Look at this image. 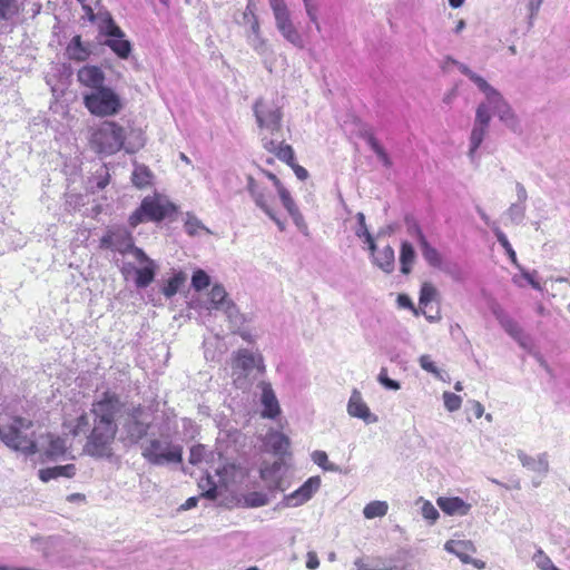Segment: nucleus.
<instances>
[{"label":"nucleus","mask_w":570,"mask_h":570,"mask_svg":"<svg viewBox=\"0 0 570 570\" xmlns=\"http://www.w3.org/2000/svg\"><path fill=\"white\" fill-rule=\"evenodd\" d=\"M262 453L261 478L268 488L279 489L285 464V435L278 431L268 432L264 439Z\"/></svg>","instance_id":"nucleus-1"},{"label":"nucleus","mask_w":570,"mask_h":570,"mask_svg":"<svg viewBox=\"0 0 570 570\" xmlns=\"http://www.w3.org/2000/svg\"><path fill=\"white\" fill-rule=\"evenodd\" d=\"M33 425L31 420L14 416L8 425L2 428L0 438L9 448L33 455L39 451Z\"/></svg>","instance_id":"nucleus-2"},{"label":"nucleus","mask_w":570,"mask_h":570,"mask_svg":"<svg viewBox=\"0 0 570 570\" xmlns=\"http://www.w3.org/2000/svg\"><path fill=\"white\" fill-rule=\"evenodd\" d=\"M118 430V428L92 422V428L86 436L82 452L95 459L111 458Z\"/></svg>","instance_id":"nucleus-3"},{"label":"nucleus","mask_w":570,"mask_h":570,"mask_svg":"<svg viewBox=\"0 0 570 570\" xmlns=\"http://www.w3.org/2000/svg\"><path fill=\"white\" fill-rule=\"evenodd\" d=\"M126 140V130L116 121H102L94 130L90 142L99 154L114 155L122 149Z\"/></svg>","instance_id":"nucleus-4"},{"label":"nucleus","mask_w":570,"mask_h":570,"mask_svg":"<svg viewBox=\"0 0 570 570\" xmlns=\"http://www.w3.org/2000/svg\"><path fill=\"white\" fill-rule=\"evenodd\" d=\"M125 403L120 396L112 391H105L91 403L90 413L94 423L118 428L117 420L122 413Z\"/></svg>","instance_id":"nucleus-5"},{"label":"nucleus","mask_w":570,"mask_h":570,"mask_svg":"<svg viewBox=\"0 0 570 570\" xmlns=\"http://www.w3.org/2000/svg\"><path fill=\"white\" fill-rule=\"evenodd\" d=\"M83 105L97 117L117 115L122 109L120 97L109 87H101L83 96Z\"/></svg>","instance_id":"nucleus-6"},{"label":"nucleus","mask_w":570,"mask_h":570,"mask_svg":"<svg viewBox=\"0 0 570 570\" xmlns=\"http://www.w3.org/2000/svg\"><path fill=\"white\" fill-rule=\"evenodd\" d=\"M99 247L102 249H114L122 255L132 253L138 262L147 261L146 253L135 246L131 233L124 227L108 228L100 238Z\"/></svg>","instance_id":"nucleus-7"},{"label":"nucleus","mask_w":570,"mask_h":570,"mask_svg":"<svg viewBox=\"0 0 570 570\" xmlns=\"http://www.w3.org/2000/svg\"><path fill=\"white\" fill-rule=\"evenodd\" d=\"M141 455L151 464L159 465L165 462L180 463L183 461L181 448L171 443H163L153 439L144 448Z\"/></svg>","instance_id":"nucleus-8"},{"label":"nucleus","mask_w":570,"mask_h":570,"mask_svg":"<svg viewBox=\"0 0 570 570\" xmlns=\"http://www.w3.org/2000/svg\"><path fill=\"white\" fill-rule=\"evenodd\" d=\"M255 116L259 128L269 132L272 136L275 134L281 135L282 128V110L275 107L272 102L258 100L254 107Z\"/></svg>","instance_id":"nucleus-9"},{"label":"nucleus","mask_w":570,"mask_h":570,"mask_svg":"<svg viewBox=\"0 0 570 570\" xmlns=\"http://www.w3.org/2000/svg\"><path fill=\"white\" fill-rule=\"evenodd\" d=\"M140 204L148 222L159 223L177 213V206L158 194L146 196Z\"/></svg>","instance_id":"nucleus-10"},{"label":"nucleus","mask_w":570,"mask_h":570,"mask_svg":"<svg viewBox=\"0 0 570 570\" xmlns=\"http://www.w3.org/2000/svg\"><path fill=\"white\" fill-rule=\"evenodd\" d=\"M144 407L139 404L131 407L126 416L124 429L128 438L135 442L145 438L150 429V423L144 420Z\"/></svg>","instance_id":"nucleus-11"},{"label":"nucleus","mask_w":570,"mask_h":570,"mask_svg":"<svg viewBox=\"0 0 570 570\" xmlns=\"http://www.w3.org/2000/svg\"><path fill=\"white\" fill-rule=\"evenodd\" d=\"M86 17L95 22L99 28V36H125L119 27H117L108 11H98L94 13L91 7L83 4Z\"/></svg>","instance_id":"nucleus-12"},{"label":"nucleus","mask_w":570,"mask_h":570,"mask_svg":"<svg viewBox=\"0 0 570 570\" xmlns=\"http://www.w3.org/2000/svg\"><path fill=\"white\" fill-rule=\"evenodd\" d=\"M46 445L39 448L40 456L43 461H55L65 456L68 452L66 440L57 434L47 433L43 435Z\"/></svg>","instance_id":"nucleus-13"},{"label":"nucleus","mask_w":570,"mask_h":570,"mask_svg":"<svg viewBox=\"0 0 570 570\" xmlns=\"http://www.w3.org/2000/svg\"><path fill=\"white\" fill-rule=\"evenodd\" d=\"M452 63V65H456L459 67V70L465 75L466 77L470 78V80H472L476 86L478 88L485 94L487 96V99L489 102H494V99H500V92H498L494 88H492L485 79H483L482 77H480L479 75H476L475 72H473L470 68H468L463 63H459L458 61L451 59V58H446L442 65V68L444 70L448 69V66Z\"/></svg>","instance_id":"nucleus-14"},{"label":"nucleus","mask_w":570,"mask_h":570,"mask_svg":"<svg viewBox=\"0 0 570 570\" xmlns=\"http://www.w3.org/2000/svg\"><path fill=\"white\" fill-rule=\"evenodd\" d=\"M321 487V478H308L297 490L287 495V505L298 507L307 502Z\"/></svg>","instance_id":"nucleus-15"},{"label":"nucleus","mask_w":570,"mask_h":570,"mask_svg":"<svg viewBox=\"0 0 570 570\" xmlns=\"http://www.w3.org/2000/svg\"><path fill=\"white\" fill-rule=\"evenodd\" d=\"M411 233L413 236H415V238L419 243L422 256L426 261V263L432 267H441V265H442L441 254L439 253V250L435 247H433L429 243L422 228L419 225H414Z\"/></svg>","instance_id":"nucleus-16"},{"label":"nucleus","mask_w":570,"mask_h":570,"mask_svg":"<svg viewBox=\"0 0 570 570\" xmlns=\"http://www.w3.org/2000/svg\"><path fill=\"white\" fill-rule=\"evenodd\" d=\"M347 412L351 416L358 417L365 422H374L376 417L371 413L358 390L354 389L347 403Z\"/></svg>","instance_id":"nucleus-17"},{"label":"nucleus","mask_w":570,"mask_h":570,"mask_svg":"<svg viewBox=\"0 0 570 570\" xmlns=\"http://www.w3.org/2000/svg\"><path fill=\"white\" fill-rule=\"evenodd\" d=\"M78 81L94 90L104 87L105 75L99 67L83 66L77 72Z\"/></svg>","instance_id":"nucleus-18"},{"label":"nucleus","mask_w":570,"mask_h":570,"mask_svg":"<svg viewBox=\"0 0 570 570\" xmlns=\"http://www.w3.org/2000/svg\"><path fill=\"white\" fill-rule=\"evenodd\" d=\"M444 549L455 554L462 563H468L470 557L476 552V548L471 540L465 539H451L444 544Z\"/></svg>","instance_id":"nucleus-19"},{"label":"nucleus","mask_w":570,"mask_h":570,"mask_svg":"<svg viewBox=\"0 0 570 570\" xmlns=\"http://www.w3.org/2000/svg\"><path fill=\"white\" fill-rule=\"evenodd\" d=\"M436 503L448 515H466L471 509V504L459 497H440Z\"/></svg>","instance_id":"nucleus-20"},{"label":"nucleus","mask_w":570,"mask_h":570,"mask_svg":"<svg viewBox=\"0 0 570 570\" xmlns=\"http://www.w3.org/2000/svg\"><path fill=\"white\" fill-rule=\"evenodd\" d=\"M89 421L87 413L81 410L76 416H65L62 428L67 434L76 438L82 434L88 428Z\"/></svg>","instance_id":"nucleus-21"},{"label":"nucleus","mask_w":570,"mask_h":570,"mask_svg":"<svg viewBox=\"0 0 570 570\" xmlns=\"http://www.w3.org/2000/svg\"><path fill=\"white\" fill-rule=\"evenodd\" d=\"M77 474V468L73 463H69L66 465H57L52 468L40 469L38 472L39 479L42 482H49L50 480L58 478H68L71 479Z\"/></svg>","instance_id":"nucleus-22"},{"label":"nucleus","mask_w":570,"mask_h":570,"mask_svg":"<svg viewBox=\"0 0 570 570\" xmlns=\"http://www.w3.org/2000/svg\"><path fill=\"white\" fill-rule=\"evenodd\" d=\"M373 263L386 274H391L395 268V254L394 249L386 245L381 249L374 250Z\"/></svg>","instance_id":"nucleus-23"},{"label":"nucleus","mask_w":570,"mask_h":570,"mask_svg":"<svg viewBox=\"0 0 570 570\" xmlns=\"http://www.w3.org/2000/svg\"><path fill=\"white\" fill-rule=\"evenodd\" d=\"M261 387H262L261 401L264 406V410L262 411V415L264 417L273 419L276 415H278L281 412L278 402H277L276 396H275L269 384L262 383Z\"/></svg>","instance_id":"nucleus-24"},{"label":"nucleus","mask_w":570,"mask_h":570,"mask_svg":"<svg viewBox=\"0 0 570 570\" xmlns=\"http://www.w3.org/2000/svg\"><path fill=\"white\" fill-rule=\"evenodd\" d=\"M399 261H400V272L403 275L411 274V272L413 269V265L416 261V254H415L413 245L410 242L404 240L401 243Z\"/></svg>","instance_id":"nucleus-25"},{"label":"nucleus","mask_w":570,"mask_h":570,"mask_svg":"<svg viewBox=\"0 0 570 570\" xmlns=\"http://www.w3.org/2000/svg\"><path fill=\"white\" fill-rule=\"evenodd\" d=\"M209 303L210 307L214 309H224L228 312L234 304L228 299V295L224 288V286L216 284L212 287L209 292Z\"/></svg>","instance_id":"nucleus-26"},{"label":"nucleus","mask_w":570,"mask_h":570,"mask_svg":"<svg viewBox=\"0 0 570 570\" xmlns=\"http://www.w3.org/2000/svg\"><path fill=\"white\" fill-rule=\"evenodd\" d=\"M66 52L71 60L85 61L90 57L92 50L89 45L81 41V38H72L71 42L67 46Z\"/></svg>","instance_id":"nucleus-27"},{"label":"nucleus","mask_w":570,"mask_h":570,"mask_svg":"<svg viewBox=\"0 0 570 570\" xmlns=\"http://www.w3.org/2000/svg\"><path fill=\"white\" fill-rule=\"evenodd\" d=\"M438 296V291L434 285L430 282H424L420 289L419 297V311L422 313L429 321H433L434 317L428 315L426 307L431 302H433Z\"/></svg>","instance_id":"nucleus-28"},{"label":"nucleus","mask_w":570,"mask_h":570,"mask_svg":"<svg viewBox=\"0 0 570 570\" xmlns=\"http://www.w3.org/2000/svg\"><path fill=\"white\" fill-rule=\"evenodd\" d=\"M154 175L146 165H135L131 183L138 189L147 188L153 183Z\"/></svg>","instance_id":"nucleus-29"},{"label":"nucleus","mask_w":570,"mask_h":570,"mask_svg":"<svg viewBox=\"0 0 570 570\" xmlns=\"http://www.w3.org/2000/svg\"><path fill=\"white\" fill-rule=\"evenodd\" d=\"M146 265L144 267L136 269V279L135 283L137 287L144 288L147 287L155 278V264L154 262L147 256V261H144Z\"/></svg>","instance_id":"nucleus-30"},{"label":"nucleus","mask_w":570,"mask_h":570,"mask_svg":"<svg viewBox=\"0 0 570 570\" xmlns=\"http://www.w3.org/2000/svg\"><path fill=\"white\" fill-rule=\"evenodd\" d=\"M495 316H497L500 325L503 327V330L510 336H512L517 341H520L523 337L522 328L513 318H511L509 315H507L502 311L495 313Z\"/></svg>","instance_id":"nucleus-31"},{"label":"nucleus","mask_w":570,"mask_h":570,"mask_svg":"<svg viewBox=\"0 0 570 570\" xmlns=\"http://www.w3.org/2000/svg\"><path fill=\"white\" fill-rule=\"evenodd\" d=\"M186 282V275L183 272L176 273L173 277H170L163 288V294L170 298L177 294L180 287Z\"/></svg>","instance_id":"nucleus-32"},{"label":"nucleus","mask_w":570,"mask_h":570,"mask_svg":"<svg viewBox=\"0 0 570 570\" xmlns=\"http://www.w3.org/2000/svg\"><path fill=\"white\" fill-rule=\"evenodd\" d=\"M489 104L493 106L502 121L515 122V115L501 95L500 99H494V102Z\"/></svg>","instance_id":"nucleus-33"},{"label":"nucleus","mask_w":570,"mask_h":570,"mask_svg":"<svg viewBox=\"0 0 570 570\" xmlns=\"http://www.w3.org/2000/svg\"><path fill=\"white\" fill-rule=\"evenodd\" d=\"M389 505L385 501H372L367 503L363 510L366 519L384 517L387 513Z\"/></svg>","instance_id":"nucleus-34"},{"label":"nucleus","mask_w":570,"mask_h":570,"mask_svg":"<svg viewBox=\"0 0 570 570\" xmlns=\"http://www.w3.org/2000/svg\"><path fill=\"white\" fill-rule=\"evenodd\" d=\"M106 43L115 51L120 58H127L130 53L131 47L125 38H107Z\"/></svg>","instance_id":"nucleus-35"},{"label":"nucleus","mask_w":570,"mask_h":570,"mask_svg":"<svg viewBox=\"0 0 570 570\" xmlns=\"http://www.w3.org/2000/svg\"><path fill=\"white\" fill-rule=\"evenodd\" d=\"M287 213L291 215L294 224L297 226V228L304 234L308 235V227L307 224L304 220L303 215L299 213V210L294 206L293 200L287 196Z\"/></svg>","instance_id":"nucleus-36"},{"label":"nucleus","mask_w":570,"mask_h":570,"mask_svg":"<svg viewBox=\"0 0 570 570\" xmlns=\"http://www.w3.org/2000/svg\"><path fill=\"white\" fill-rule=\"evenodd\" d=\"M357 219L360 223V228L356 230V235L360 238H364V242L367 244L371 255H374L375 242H374V238L372 237L371 233L366 228L364 215L362 213H358Z\"/></svg>","instance_id":"nucleus-37"},{"label":"nucleus","mask_w":570,"mask_h":570,"mask_svg":"<svg viewBox=\"0 0 570 570\" xmlns=\"http://www.w3.org/2000/svg\"><path fill=\"white\" fill-rule=\"evenodd\" d=\"M487 130H488V127H482V126H479V125H475L474 124V127L471 131V137H470V155L473 156L474 153L478 150V148L481 146L483 139H484V136L487 134Z\"/></svg>","instance_id":"nucleus-38"},{"label":"nucleus","mask_w":570,"mask_h":570,"mask_svg":"<svg viewBox=\"0 0 570 570\" xmlns=\"http://www.w3.org/2000/svg\"><path fill=\"white\" fill-rule=\"evenodd\" d=\"M236 365L245 371L256 366V357L246 350H240L236 356Z\"/></svg>","instance_id":"nucleus-39"},{"label":"nucleus","mask_w":570,"mask_h":570,"mask_svg":"<svg viewBox=\"0 0 570 570\" xmlns=\"http://www.w3.org/2000/svg\"><path fill=\"white\" fill-rule=\"evenodd\" d=\"M533 560L540 570H560L553 564L550 557L542 549L537 550L533 556Z\"/></svg>","instance_id":"nucleus-40"},{"label":"nucleus","mask_w":570,"mask_h":570,"mask_svg":"<svg viewBox=\"0 0 570 570\" xmlns=\"http://www.w3.org/2000/svg\"><path fill=\"white\" fill-rule=\"evenodd\" d=\"M19 12L18 0H0V17L11 19Z\"/></svg>","instance_id":"nucleus-41"},{"label":"nucleus","mask_w":570,"mask_h":570,"mask_svg":"<svg viewBox=\"0 0 570 570\" xmlns=\"http://www.w3.org/2000/svg\"><path fill=\"white\" fill-rule=\"evenodd\" d=\"M287 166L293 169L299 180H306L308 178V171L294 161V150L289 145H287Z\"/></svg>","instance_id":"nucleus-42"},{"label":"nucleus","mask_w":570,"mask_h":570,"mask_svg":"<svg viewBox=\"0 0 570 570\" xmlns=\"http://www.w3.org/2000/svg\"><path fill=\"white\" fill-rule=\"evenodd\" d=\"M312 460L315 464L322 468L324 471H336L337 466L328 461V456L325 451H314L312 453Z\"/></svg>","instance_id":"nucleus-43"},{"label":"nucleus","mask_w":570,"mask_h":570,"mask_svg":"<svg viewBox=\"0 0 570 570\" xmlns=\"http://www.w3.org/2000/svg\"><path fill=\"white\" fill-rule=\"evenodd\" d=\"M210 284V278L203 269H197L194 272L191 277V286L195 291H202L208 287Z\"/></svg>","instance_id":"nucleus-44"},{"label":"nucleus","mask_w":570,"mask_h":570,"mask_svg":"<svg viewBox=\"0 0 570 570\" xmlns=\"http://www.w3.org/2000/svg\"><path fill=\"white\" fill-rule=\"evenodd\" d=\"M271 7L274 11L277 26L281 31L285 28V8L283 6V0H269Z\"/></svg>","instance_id":"nucleus-45"},{"label":"nucleus","mask_w":570,"mask_h":570,"mask_svg":"<svg viewBox=\"0 0 570 570\" xmlns=\"http://www.w3.org/2000/svg\"><path fill=\"white\" fill-rule=\"evenodd\" d=\"M443 401H444V406L450 412H454V411L459 410L462 404L461 397L458 394L452 393V392H444Z\"/></svg>","instance_id":"nucleus-46"},{"label":"nucleus","mask_w":570,"mask_h":570,"mask_svg":"<svg viewBox=\"0 0 570 570\" xmlns=\"http://www.w3.org/2000/svg\"><path fill=\"white\" fill-rule=\"evenodd\" d=\"M491 120V115L489 111V108L487 105L481 104L476 108L475 114V125L482 126V127H489Z\"/></svg>","instance_id":"nucleus-47"},{"label":"nucleus","mask_w":570,"mask_h":570,"mask_svg":"<svg viewBox=\"0 0 570 570\" xmlns=\"http://www.w3.org/2000/svg\"><path fill=\"white\" fill-rule=\"evenodd\" d=\"M204 226L195 216L187 215V219L185 222V229L188 235L194 236L198 234L200 229H203Z\"/></svg>","instance_id":"nucleus-48"},{"label":"nucleus","mask_w":570,"mask_h":570,"mask_svg":"<svg viewBox=\"0 0 570 570\" xmlns=\"http://www.w3.org/2000/svg\"><path fill=\"white\" fill-rule=\"evenodd\" d=\"M495 236H497V239L500 243V245L505 249V252L509 255V257L511 258V261L515 262L517 254H515L514 249L512 248L510 242L508 240L507 236L504 235V233H502L501 230L498 229L495 232Z\"/></svg>","instance_id":"nucleus-49"},{"label":"nucleus","mask_w":570,"mask_h":570,"mask_svg":"<svg viewBox=\"0 0 570 570\" xmlns=\"http://www.w3.org/2000/svg\"><path fill=\"white\" fill-rule=\"evenodd\" d=\"M379 381L382 385H384L386 389H390V390L396 391L401 387L399 382H396L387 376V370L385 367L381 368L380 374H379Z\"/></svg>","instance_id":"nucleus-50"},{"label":"nucleus","mask_w":570,"mask_h":570,"mask_svg":"<svg viewBox=\"0 0 570 570\" xmlns=\"http://www.w3.org/2000/svg\"><path fill=\"white\" fill-rule=\"evenodd\" d=\"M142 222H148L146 219V214L145 212L141 210V205L135 210L131 213V215L129 216L128 218V224L130 225V227L135 228L137 227L139 224H141Z\"/></svg>","instance_id":"nucleus-51"},{"label":"nucleus","mask_w":570,"mask_h":570,"mask_svg":"<svg viewBox=\"0 0 570 570\" xmlns=\"http://www.w3.org/2000/svg\"><path fill=\"white\" fill-rule=\"evenodd\" d=\"M422 515L426 520L435 522L439 518V512L431 502L426 501L422 507Z\"/></svg>","instance_id":"nucleus-52"},{"label":"nucleus","mask_w":570,"mask_h":570,"mask_svg":"<svg viewBox=\"0 0 570 570\" xmlns=\"http://www.w3.org/2000/svg\"><path fill=\"white\" fill-rule=\"evenodd\" d=\"M420 365L423 370L432 374H439L438 368L434 362L431 360L430 355H422L420 357Z\"/></svg>","instance_id":"nucleus-53"},{"label":"nucleus","mask_w":570,"mask_h":570,"mask_svg":"<svg viewBox=\"0 0 570 570\" xmlns=\"http://www.w3.org/2000/svg\"><path fill=\"white\" fill-rule=\"evenodd\" d=\"M306 10L307 16L312 19H316L318 11V0H302Z\"/></svg>","instance_id":"nucleus-54"},{"label":"nucleus","mask_w":570,"mask_h":570,"mask_svg":"<svg viewBox=\"0 0 570 570\" xmlns=\"http://www.w3.org/2000/svg\"><path fill=\"white\" fill-rule=\"evenodd\" d=\"M256 203H257L258 206H261L271 216V218H273L277 223V225H278V227L281 229L284 228L283 227V223L275 218L273 209L269 207L267 202L264 199L263 195H259V196L256 197Z\"/></svg>","instance_id":"nucleus-55"},{"label":"nucleus","mask_w":570,"mask_h":570,"mask_svg":"<svg viewBox=\"0 0 570 570\" xmlns=\"http://www.w3.org/2000/svg\"><path fill=\"white\" fill-rule=\"evenodd\" d=\"M263 141H264V146L269 149L271 151H282L284 148H283V140H277V139H273V138H267V136H264L263 137Z\"/></svg>","instance_id":"nucleus-56"},{"label":"nucleus","mask_w":570,"mask_h":570,"mask_svg":"<svg viewBox=\"0 0 570 570\" xmlns=\"http://www.w3.org/2000/svg\"><path fill=\"white\" fill-rule=\"evenodd\" d=\"M397 303L400 304V306L402 307H405V308H409L411 311H413L414 315H419L420 314V311L419 308H416L411 298L405 295V294H400L399 297H397Z\"/></svg>","instance_id":"nucleus-57"},{"label":"nucleus","mask_w":570,"mask_h":570,"mask_svg":"<svg viewBox=\"0 0 570 570\" xmlns=\"http://www.w3.org/2000/svg\"><path fill=\"white\" fill-rule=\"evenodd\" d=\"M206 484L208 485V488L203 492V497H205L207 499H212V500L216 499L217 498V488H216V484L210 479V476H207Z\"/></svg>","instance_id":"nucleus-58"},{"label":"nucleus","mask_w":570,"mask_h":570,"mask_svg":"<svg viewBox=\"0 0 570 570\" xmlns=\"http://www.w3.org/2000/svg\"><path fill=\"white\" fill-rule=\"evenodd\" d=\"M243 16L244 19L247 20V22L250 24V31L256 33L258 31V26L257 22L255 21L254 13L249 6L246 8V11L244 12Z\"/></svg>","instance_id":"nucleus-59"},{"label":"nucleus","mask_w":570,"mask_h":570,"mask_svg":"<svg viewBox=\"0 0 570 570\" xmlns=\"http://www.w3.org/2000/svg\"><path fill=\"white\" fill-rule=\"evenodd\" d=\"M320 566V560L314 551H309L306 557V568L309 570H315Z\"/></svg>","instance_id":"nucleus-60"},{"label":"nucleus","mask_w":570,"mask_h":570,"mask_svg":"<svg viewBox=\"0 0 570 570\" xmlns=\"http://www.w3.org/2000/svg\"><path fill=\"white\" fill-rule=\"evenodd\" d=\"M367 142L376 155L384 149L372 134L367 136Z\"/></svg>","instance_id":"nucleus-61"},{"label":"nucleus","mask_w":570,"mask_h":570,"mask_svg":"<svg viewBox=\"0 0 570 570\" xmlns=\"http://www.w3.org/2000/svg\"><path fill=\"white\" fill-rule=\"evenodd\" d=\"M367 142L376 155L384 149L372 134L367 136Z\"/></svg>","instance_id":"nucleus-62"},{"label":"nucleus","mask_w":570,"mask_h":570,"mask_svg":"<svg viewBox=\"0 0 570 570\" xmlns=\"http://www.w3.org/2000/svg\"><path fill=\"white\" fill-rule=\"evenodd\" d=\"M110 183V175L106 171L104 175L99 176L97 179V188L105 189Z\"/></svg>","instance_id":"nucleus-63"},{"label":"nucleus","mask_w":570,"mask_h":570,"mask_svg":"<svg viewBox=\"0 0 570 570\" xmlns=\"http://www.w3.org/2000/svg\"><path fill=\"white\" fill-rule=\"evenodd\" d=\"M471 407L475 419L482 417V415L484 414V407L479 401H473L471 403Z\"/></svg>","instance_id":"nucleus-64"}]
</instances>
